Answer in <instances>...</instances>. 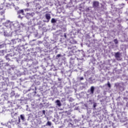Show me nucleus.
<instances>
[{
	"label": "nucleus",
	"instance_id": "1",
	"mask_svg": "<svg viewBox=\"0 0 128 128\" xmlns=\"http://www.w3.org/2000/svg\"><path fill=\"white\" fill-rule=\"evenodd\" d=\"M20 120L22 122H26V117L24 114H20V116L18 118V120H16V119H12L10 120V124H18L20 122Z\"/></svg>",
	"mask_w": 128,
	"mask_h": 128
},
{
	"label": "nucleus",
	"instance_id": "19",
	"mask_svg": "<svg viewBox=\"0 0 128 128\" xmlns=\"http://www.w3.org/2000/svg\"><path fill=\"white\" fill-rule=\"evenodd\" d=\"M93 106L94 108H96V103H94Z\"/></svg>",
	"mask_w": 128,
	"mask_h": 128
},
{
	"label": "nucleus",
	"instance_id": "7",
	"mask_svg": "<svg viewBox=\"0 0 128 128\" xmlns=\"http://www.w3.org/2000/svg\"><path fill=\"white\" fill-rule=\"evenodd\" d=\"M12 22H10V21H6L5 22V26H6V28H8L12 29Z\"/></svg>",
	"mask_w": 128,
	"mask_h": 128
},
{
	"label": "nucleus",
	"instance_id": "3",
	"mask_svg": "<svg viewBox=\"0 0 128 128\" xmlns=\"http://www.w3.org/2000/svg\"><path fill=\"white\" fill-rule=\"evenodd\" d=\"M4 36H12V38H14V36H16V38H18L19 36L16 34V32H10V30H6L4 32Z\"/></svg>",
	"mask_w": 128,
	"mask_h": 128
},
{
	"label": "nucleus",
	"instance_id": "6",
	"mask_svg": "<svg viewBox=\"0 0 128 128\" xmlns=\"http://www.w3.org/2000/svg\"><path fill=\"white\" fill-rule=\"evenodd\" d=\"M99 4L100 3L98 1H94L93 2V8H94L96 10H98V8H100L98 7Z\"/></svg>",
	"mask_w": 128,
	"mask_h": 128
},
{
	"label": "nucleus",
	"instance_id": "30",
	"mask_svg": "<svg viewBox=\"0 0 128 128\" xmlns=\"http://www.w3.org/2000/svg\"><path fill=\"white\" fill-rule=\"evenodd\" d=\"M68 48V50H72L71 48Z\"/></svg>",
	"mask_w": 128,
	"mask_h": 128
},
{
	"label": "nucleus",
	"instance_id": "34",
	"mask_svg": "<svg viewBox=\"0 0 128 128\" xmlns=\"http://www.w3.org/2000/svg\"><path fill=\"white\" fill-rule=\"evenodd\" d=\"M8 128H12V126H8Z\"/></svg>",
	"mask_w": 128,
	"mask_h": 128
},
{
	"label": "nucleus",
	"instance_id": "8",
	"mask_svg": "<svg viewBox=\"0 0 128 128\" xmlns=\"http://www.w3.org/2000/svg\"><path fill=\"white\" fill-rule=\"evenodd\" d=\"M4 20V13L2 12H0V22Z\"/></svg>",
	"mask_w": 128,
	"mask_h": 128
},
{
	"label": "nucleus",
	"instance_id": "26",
	"mask_svg": "<svg viewBox=\"0 0 128 128\" xmlns=\"http://www.w3.org/2000/svg\"><path fill=\"white\" fill-rule=\"evenodd\" d=\"M26 46V44H22V46Z\"/></svg>",
	"mask_w": 128,
	"mask_h": 128
},
{
	"label": "nucleus",
	"instance_id": "28",
	"mask_svg": "<svg viewBox=\"0 0 128 128\" xmlns=\"http://www.w3.org/2000/svg\"><path fill=\"white\" fill-rule=\"evenodd\" d=\"M89 102H92V100H90Z\"/></svg>",
	"mask_w": 128,
	"mask_h": 128
},
{
	"label": "nucleus",
	"instance_id": "11",
	"mask_svg": "<svg viewBox=\"0 0 128 128\" xmlns=\"http://www.w3.org/2000/svg\"><path fill=\"white\" fill-rule=\"evenodd\" d=\"M46 20H48V22H50V14H46Z\"/></svg>",
	"mask_w": 128,
	"mask_h": 128
},
{
	"label": "nucleus",
	"instance_id": "29",
	"mask_svg": "<svg viewBox=\"0 0 128 128\" xmlns=\"http://www.w3.org/2000/svg\"><path fill=\"white\" fill-rule=\"evenodd\" d=\"M15 10H18V7H17V8H15Z\"/></svg>",
	"mask_w": 128,
	"mask_h": 128
},
{
	"label": "nucleus",
	"instance_id": "25",
	"mask_svg": "<svg viewBox=\"0 0 128 128\" xmlns=\"http://www.w3.org/2000/svg\"><path fill=\"white\" fill-rule=\"evenodd\" d=\"M64 36L66 38V34H64Z\"/></svg>",
	"mask_w": 128,
	"mask_h": 128
},
{
	"label": "nucleus",
	"instance_id": "24",
	"mask_svg": "<svg viewBox=\"0 0 128 128\" xmlns=\"http://www.w3.org/2000/svg\"><path fill=\"white\" fill-rule=\"evenodd\" d=\"M24 10L28 11V8H26V9Z\"/></svg>",
	"mask_w": 128,
	"mask_h": 128
},
{
	"label": "nucleus",
	"instance_id": "2",
	"mask_svg": "<svg viewBox=\"0 0 128 128\" xmlns=\"http://www.w3.org/2000/svg\"><path fill=\"white\" fill-rule=\"evenodd\" d=\"M18 35L19 36L18 37L14 36V38H13V39L12 40L13 44H20L22 42H26V40H24V38H22V35Z\"/></svg>",
	"mask_w": 128,
	"mask_h": 128
},
{
	"label": "nucleus",
	"instance_id": "27",
	"mask_svg": "<svg viewBox=\"0 0 128 128\" xmlns=\"http://www.w3.org/2000/svg\"><path fill=\"white\" fill-rule=\"evenodd\" d=\"M120 122H124V120H120Z\"/></svg>",
	"mask_w": 128,
	"mask_h": 128
},
{
	"label": "nucleus",
	"instance_id": "32",
	"mask_svg": "<svg viewBox=\"0 0 128 128\" xmlns=\"http://www.w3.org/2000/svg\"><path fill=\"white\" fill-rule=\"evenodd\" d=\"M90 80H92V78H90Z\"/></svg>",
	"mask_w": 128,
	"mask_h": 128
},
{
	"label": "nucleus",
	"instance_id": "16",
	"mask_svg": "<svg viewBox=\"0 0 128 128\" xmlns=\"http://www.w3.org/2000/svg\"><path fill=\"white\" fill-rule=\"evenodd\" d=\"M62 56V54H58L56 56V58L58 60V58H60Z\"/></svg>",
	"mask_w": 128,
	"mask_h": 128
},
{
	"label": "nucleus",
	"instance_id": "22",
	"mask_svg": "<svg viewBox=\"0 0 128 128\" xmlns=\"http://www.w3.org/2000/svg\"><path fill=\"white\" fill-rule=\"evenodd\" d=\"M18 18H22V16H20V15H18Z\"/></svg>",
	"mask_w": 128,
	"mask_h": 128
},
{
	"label": "nucleus",
	"instance_id": "15",
	"mask_svg": "<svg viewBox=\"0 0 128 128\" xmlns=\"http://www.w3.org/2000/svg\"><path fill=\"white\" fill-rule=\"evenodd\" d=\"M46 126H52V122L48 121L46 124Z\"/></svg>",
	"mask_w": 128,
	"mask_h": 128
},
{
	"label": "nucleus",
	"instance_id": "9",
	"mask_svg": "<svg viewBox=\"0 0 128 128\" xmlns=\"http://www.w3.org/2000/svg\"><path fill=\"white\" fill-rule=\"evenodd\" d=\"M115 58L118 60H120V52H117L115 54Z\"/></svg>",
	"mask_w": 128,
	"mask_h": 128
},
{
	"label": "nucleus",
	"instance_id": "21",
	"mask_svg": "<svg viewBox=\"0 0 128 128\" xmlns=\"http://www.w3.org/2000/svg\"><path fill=\"white\" fill-rule=\"evenodd\" d=\"M80 80H84V77H80Z\"/></svg>",
	"mask_w": 128,
	"mask_h": 128
},
{
	"label": "nucleus",
	"instance_id": "4",
	"mask_svg": "<svg viewBox=\"0 0 128 128\" xmlns=\"http://www.w3.org/2000/svg\"><path fill=\"white\" fill-rule=\"evenodd\" d=\"M12 28H20V26H24V24L21 23L20 24L18 23V22H12Z\"/></svg>",
	"mask_w": 128,
	"mask_h": 128
},
{
	"label": "nucleus",
	"instance_id": "23",
	"mask_svg": "<svg viewBox=\"0 0 128 128\" xmlns=\"http://www.w3.org/2000/svg\"><path fill=\"white\" fill-rule=\"evenodd\" d=\"M128 124V122H126V123L124 124V126H126Z\"/></svg>",
	"mask_w": 128,
	"mask_h": 128
},
{
	"label": "nucleus",
	"instance_id": "31",
	"mask_svg": "<svg viewBox=\"0 0 128 128\" xmlns=\"http://www.w3.org/2000/svg\"><path fill=\"white\" fill-rule=\"evenodd\" d=\"M70 52H74V51L72 50Z\"/></svg>",
	"mask_w": 128,
	"mask_h": 128
},
{
	"label": "nucleus",
	"instance_id": "35",
	"mask_svg": "<svg viewBox=\"0 0 128 128\" xmlns=\"http://www.w3.org/2000/svg\"><path fill=\"white\" fill-rule=\"evenodd\" d=\"M55 48H56V46H55Z\"/></svg>",
	"mask_w": 128,
	"mask_h": 128
},
{
	"label": "nucleus",
	"instance_id": "17",
	"mask_svg": "<svg viewBox=\"0 0 128 128\" xmlns=\"http://www.w3.org/2000/svg\"><path fill=\"white\" fill-rule=\"evenodd\" d=\"M114 42H115L116 44H118V40H116V39L114 40Z\"/></svg>",
	"mask_w": 128,
	"mask_h": 128
},
{
	"label": "nucleus",
	"instance_id": "14",
	"mask_svg": "<svg viewBox=\"0 0 128 128\" xmlns=\"http://www.w3.org/2000/svg\"><path fill=\"white\" fill-rule=\"evenodd\" d=\"M34 13H28L27 14V16H34Z\"/></svg>",
	"mask_w": 128,
	"mask_h": 128
},
{
	"label": "nucleus",
	"instance_id": "13",
	"mask_svg": "<svg viewBox=\"0 0 128 128\" xmlns=\"http://www.w3.org/2000/svg\"><path fill=\"white\" fill-rule=\"evenodd\" d=\"M18 14H22L24 15V10H19L18 11Z\"/></svg>",
	"mask_w": 128,
	"mask_h": 128
},
{
	"label": "nucleus",
	"instance_id": "20",
	"mask_svg": "<svg viewBox=\"0 0 128 128\" xmlns=\"http://www.w3.org/2000/svg\"><path fill=\"white\" fill-rule=\"evenodd\" d=\"M42 114H44V116H45L46 115V110H42Z\"/></svg>",
	"mask_w": 128,
	"mask_h": 128
},
{
	"label": "nucleus",
	"instance_id": "10",
	"mask_svg": "<svg viewBox=\"0 0 128 128\" xmlns=\"http://www.w3.org/2000/svg\"><path fill=\"white\" fill-rule=\"evenodd\" d=\"M56 106H58L59 108L62 106V103L60 102V100H56Z\"/></svg>",
	"mask_w": 128,
	"mask_h": 128
},
{
	"label": "nucleus",
	"instance_id": "12",
	"mask_svg": "<svg viewBox=\"0 0 128 128\" xmlns=\"http://www.w3.org/2000/svg\"><path fill=\"white\" fill-rule=\"evenodd\" d=\"M51 22L52 24H56V20L54 18H52L51 20Z\"/></svg>",
	"mask_w": 128,
	"mask_h": 128
},
{
	"label": "nucleus",
	"instance_id": "33",
	"mask_svg": "<svg viewBox=\"0 0 128 128\" xmlns=\"http://www.w3.org/2000/svg\"><path fill=\"white\" fill-rule=\"evenodd\" d=\"M4 112V110H2V112Z\"/></svg>",
	"mask_w": 128,
	"mask_h": 128
},
{
	"label": "nucleus",
	"instance_id": "18",
	"mask_svg": "<svg viewBox=\"0 0 128 128\" xmlns=\"http://www.w3.org/2000/svg\"><path fill=\"white\" fill-rule=\"evenodd\" d=\"M108 88H110V82H108Z\"/></svg>",
	"mask_w": 128,
	"mask_h": 128
},
{
	"label": "nucleus",
	"instance_id": "5",
	"mask_svg": "<svg viewBox=\"0 0 128 128\" xmlns=\"http://www.w3.org/2000/svg\"><path fill=\"white\" fill-rule=\"evenodd\" d=\"M88 94H87V96H92L94 92V86H92L90 88V90H88Z\"/></svg>",
	"mask_w": 128,
	"mask_h": 128
}]
</instances>
